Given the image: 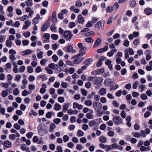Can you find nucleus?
Masks as SVG:
<instances>
[{"mask_svg":"<svg viewBox=\"0 0 152 152\" xmlns=\"http://www.w3.org/2000/svg\"><path fill=\"white\" fill-rule=\"evenodd\" d=\"M25 3L28 7L31 6L33 5L32 0H27L25 2Z\"/></svg>","mask_w":152,"mask_h":152,"instance_id":"nucleus-26","label":"nucleus"},{"mask_svg":"<svg viewBox=\"0 0 152 152\" xmlns=\"http://www.w3.org/2000/svg\"><path fill=\"white\" fill-rule=\"evenodd\" d=\"M94 25V23H93V22L92 21H89L87 23L86 25V28H91V27Z\"/></svg>","mask_w":152,"mask_h":152,"instance_id":"nucleus-28","label":"nucleus"},{"mask_svg":"<svg viewBox=\"0 0 152 152\" xmlns=\"http://www.w3.org/2000/svg\"><path fill=\"white\" fill-rule=\"evenodd\" d=\"M75 24L74 22H70L69 24V26L70 28H72L75 27Z\"/></svg>","mask_w":152,"mask_h":152,"instance_id":"nucleus-62","label":"nucleus"},{"mask_svg":"<svg viewBox=\"0 0 152 152\" xmlns=\"http://www.w3.org/2000/svg\"><path fill=\"white\" fill-rule=\"evenodd\" d=\"M19 93V91L18 88H15L13 91V94L15 96L18 95Z\"/></svg>","mask_w":152,"mask_h":152,"instance_id":"nucleus-47","label":"nucleus"},{"mask_svg":"<svg viewBox=\"0 0 152 152\" xmlns=\"http://www.w3.org/2000/svg\"><path fill=\"white\" fill-rule=\"evenodd\" d=\"M6 39V36L4 35L0 36V42H3Z\"/></svg>","mask_w":152,"mask_h":152,"instance_id":"nucleus-58","label":"nucleus"},{"mask_svg":"<svg viewBox=\"0 0 152 152\" xmlns=\"http://www.w3.org/2000/svg\"><path fill=\"white\" fill-rule=\"evenodd\" d=\"M151 147L149 146L145 147V146H142L140 147V150L141 151H149L151 150Z\"/></svg>","mask_w":152,"mask_h":152,"instance_id":"nucleus-18","label":"nucleus"},{"mask_svg":"<svg viewBox=\"0 0 152 152\" xmlns=\"http://www.w3.org/2000/svg\"><path fill=\"white\" fill-rule=\"evenodd\" d=\"M13 127L17 129V130H19L21 128V127L20 125H18V124L16 123L13 126Z\"/></svg>","mask_w":152,"mask_h":152,"instance_id":"nucleus-64","label":"nucleus"},{"mask_svg":"<svg viewBox=\"0 0 152 152\" xmlns=\"http://www.w3.org/2000/svg\"><path fill=\"white\" fill-rule=\"evenodd\" d=\"M50 25V23L46 22L44 24L43 26L41 28V31H44L46 30L47 28L49 27Z\"/></svg>","mask_w":152,"mask_h":152,"instance_id":"nucleus-13","label":"nucleus"},{"mask_svg":"<svg viewBox=\"0 0 152 152\" xmlns=\"http://www.w3.org/2000/svg\"><path fill=\"white\" fill-rule=\"evenodd\" d=\"M24 101L25 103L29 104L31 100L30 98L28 97H27L26 98L24 99Z\"/></svg>","mask_w":152,"mask_h":152,"instance_id":"nucleus-60","label":"nucleus"},{"mask_svg":"<svg viewBox=\"0 0 152 152\" xmlns=\"http://www.w3.org/2000/svg\"><path fill=\"white\" fill-rule=\"evenodd\" d=\"M75 6L77 7L80 8L82 6V3L80 0H77L75 2Z\"/></svg>","mask_w":152,"mask_h":152,"instance_id":"nucleus-27","label":"nucleus"},{"mask_svg":"<svg viewBox=\"0 0 152 152\" xmlns=\"http://www.w3.org/2000/svg\"><path fill=\"white\" fill-rule=\"evenodd\" d=\"M67 113L68 114L70 115L73 114H77L78 113V111L77 110H72V109H69L68 110Z\"/></svg>","mask_w":152,"mask_h":152,"instance_id":"nucleus-22","label":"nucleus"},{"mask_svg":"<svg viewBox=\"0 0 152 152\" xmlns=\"http://www.w3.org/2000/svg\"><path fill=\"white\" fill-rule=\"evenodd\" d=\"M32 51L30 49L26 50L22 52L23 56L28 55L29 54L32 53Z\"/></svg>","mask_w":152,"mask_h":152,"instance_id":"nucleus-21","label":"nucleus"},{"mask_svg":"<svg viewBox=\"0 0 152 152\" xmlns=\"http://www.w3.org/2000/svg\"><path fill=\"white\" fill-rule=\"evenodd\" d=\"M53 113H54V112L53 111L48 112L46 115V117L48 118H50Z\"/></svg>","mask_w":152,"mask_h":152,"instance_id":"nucleus-42","label":"nucleus"},{"mask_svg":"<svg viewBox=\"0 0 152 152\" xmlns=\"http://www.w3.org/2000/svg\"><path fill=\"white\" fill-rule=\"evenodd\" d=\"M21 76L20 75L17 74L15 77L14 80L17 82H19L21 78Z\"/></svg>","mask_w":152,"mask_h":152,"instance_id":"nucleus-40","label":"nucleus"},{"mask_svg":"<svg viewBox=\"0 0 152 152\" xmlns=\"http://www.w3.org/2000/svg\"><path fill=\"white\" fill-rule=\"evenodd\" d=\"M15 10L16 13L18 15H20L22 14V12L20 9L17 8L15 9Z\"/></svg>","mask_w":152,"mask_h":152,"instance_id":"nucleus-57","label":"nucleus"},{"mask_svg":"<svg viewBox=\"0 0 152 152\" xmlns=\"http://www.w3.org/2000/svg\"><path fill=\"white\" fill-rule=\"evenodd\" d=\"M51 30L54 32H56V28L55 27L54 24H52L50 27Z\"/></svg>","mask_w":152,"mask_h":152,"instance_id":"nucleus-50","label":"nucleus"},{"mask_svg":"<svg viewBox=\"0 0 152 152\" xmlns=\"http://www.w3.org/2000/svg\"><path fill=\"white\" fill-rule=\"evenodd\" d=\"M56 126L53 123H52L50 124L49 128V131L51 133L53 132Z\"/></svg>","mask_w":152,"mask_h":152,"instance_id":"nucleus-25","label":"nucleus"},{"mask_svg":"<svg viewBox=\"0 0 152 152\" xmlns=\"http://www.w3.org/2000/svg\"><path fill=\"white\" fill-rule=\"evenodd\" d=\"M107 90L104 88H101L99 90V94L101 95H104L106 94Z\"/></svg>","mask_w":152,"mask_h":152,"instance_id":"nucleus-17","label":"nucleus"},{"mask_svg":"<svg viewBox=\"0 0 152 152\" xmlns=\"http://www.w3.org/2000/svg\"><path fill=\"white\" fill-rule=\"evenodd\" d=\"M102 42V40L99 37H98L96 41L95 42L94 44L93 45V48H96L99 46Z\"/></svg>","mask_w":152,"mask_h":152,"instance_id":"nucleus-12","label":"nucleus"},{"mask_svg":"<svg viewBox=\"0 0 152 152\" xmlns=\"http://www.w3.org/2000/svg\"><path fill=\"white\" fill-rule=\"evenodd\" d=\"M73 35L70 31L66 30L64 32L63 36L67 41H70Z\"/></svg>","mask_w":152,"mask_h":152,"instance_id":"nucleus-2","label":"nucleus"},{"mask_svg":"<svg viewBox=\"0 0 152 152\" xmlns=\"http://www.w3.org/2000/svg\"><path fill=\"white\" fill-rule=\"evenodd\" d=\"M139 83L138 81H135L133 84L132 87L134 89H136L137 88L138 86L139 85Z\"/></svg>","mask_w":152,"mask_h":152,"instance_id":"nucleus-38","label":"nucleus"},{"mask_svg":"<svg viewBox=\"0 0 152 152\" xmlns=\"http://www.w3.org/2000/svg\"><path fill=\"white\" fill-rule=\"evenodd\" d=\"M113 10V7L112 6L107 7L106 8V12L107 13L111 12Z\"/></svg>","mask_w":152,"mask_h":152,"instance_id":"nucleus-48","label":"nucleus"},{"mask_svg":"<svg viewBox=\"0 0 152 152\" xmlns=\"http://www.w3.org/2000/svg\"><path fill=\"white\" fill-rule=\"evenodd\" d=\"M9 137L10 139L12 141H14L15 140V138L16 137L15 134H10Z\"/></svg>","mask_w":152,"mask_h":152,"instance_id":"nucleus-43","label":"nucleus"},{"mask_svg":"<svg viewBox=\"0 0 152 152\" xmlns=\"http://www.w3.org/2000/svg\"><path fill=\"white\" fill-rule=\"evenodd\" d=\"M85 104L87 106H91L92 104V102L90 100H88L85 101Z\"/></svg>","mask_w":152,"mask_h":152,"instance_id":"nucleus-46","label":"nucleus"},{"mask_svg":"<svg viewBox=\"0 0 152 152\" xmlns=\"http://www.w3.org/2000/svg\"><path fill=\"white\" fill-rule=\"evenodd\" d=\"M64 50L66 49L67 52H72V53H76L77 52L76 50L73 49V47L70 45H68L67 46L64 48Z\"/></svg>","mask_w":152,"mask_h":152,"instance_id":"nucleus-9","label":"nucleus"},{"mask_svg":"<svg viewBox=\"0 0 152 152\" xmlns=\"http://www.w3.org/2000/svg\"><path fill=\"white\" fill-rule=\"evenodd\" d=\"M52 58L53 61L55 62L57 61L58 59V56L56 55H53L52 56Z\"/></svg>","mask_w":152,"mask_h":152,"instance_id":"nucleus-55","label":"nucleus"},{"mask_svg":"<svg viewBox=\"0 0 152 152\" xmlns=\"http://www.w3.org/2000/svg\"><path fill=\"white\" fill-rule=\"evenodd\" d=\"M103 80V79L101 77H95L93 80V84L94 85H99L101 84Z\"/></svg>","mask_w":152,"mask_h":152,"instance_id":"nucleus-6","label":"nucleus"},{"mask_svg":"<svg viewBox=\"0 0 152 152\" xmlns=\"http://www.w3.org/2000/svg\"><path fill=\"white\" fill-rule=\"evenodd\" d=\"M27 71L28 73H31L33 72L34 70L32 67L31 66H28L27 69Z\"/></svg>","mask_w":152,"mask_h":152,"instance_id":"nucleus-53","label":"nucleus"},{"mask_svg":"<svg viewBox=\"0 0 152 152\" xmlns=\"http://www.w3.org/2000/svg\"><path fill=\"white\" fill-rule=\"evenodd\" d=\"M38 133L39 134L40 136H43L46 133H44V130L43 129L41 128L39 129H38Z\"/></svg>","mask_w":152,"mask_h":152,"instance_id":"nucleus-37","label":"nucleus"},{"mask_svg":"<svg viewBox=\"0 0 152 152\" xmlns=\"http://www.w3.org/2000/svg\"><path fill=\"white\" fill-rule=\"evenodd\" d=\"M40 16L38 14L37 15L36 17L34 18L32 20V24L34 25H36L39 22V20Z\"/></svg>","mask_w":152,"mask_h":152,"instance_id":"nucleus-14","label":"nucleus"},{"mask_svg":"<svg viewBox=\"0 0 152 152\" xmlns=\"http://www.w3.org/2000/svg\"><path fill=\"white\" fill-rule=\"evenodd\" d=\"M48 66L50 68L55 70L57 73L59 72L60 71L61 68L59 67L57 64H55L54 63H52L50 64Z\"/></svg>","mask_w":152,"mask_h":152,"instance_id":"nucleus-5","label":"nucleus"},{"mask_svg":"<svg viewBox=\"0 0 152 152\" xmlns=\"http://www.w3.org/2000/svg\"><path fill=\"white\" fill-rule=\"evenodd\" d=\"M92 60L90 58H88L84 61V63L85 64L88 66L91 63Z\"/></svg>","mask_w":152,"mask_h":152,"instance_id":"nucleus-41","label":"nucleus"},{"mask_svg":"<svg viewBox=\"0 0 152 152\" xmlns=\"http://www.w3.org/2000/svg\"><path fill=\"white\" fill-rule=\"evenodd\" d=\"M31 93V92H28L26 90H24L22 92V95L24 96H25L28 94H30Z\"/></svg>","mask_w":152,"mask_h":152,"instance_id":"nucleus-49","label":"nucleus"},{"mask_svg":"<svg viewBox=\"0 0 152 152\" xmlns=\"http://www.w3.org/2000/svg\"><path fill=\"white\" fill-rule=\"evenodd\" d=\"M93 107L96 111H99L102 107V104L100 102L94 101L93 103Z\"/></svg>","mask_w":152,"mask_h":152,"instance_id":"nucleus-3","label":"nucleus"},{"mask_svg":"<svg viewBox=\"0 0 152 152\" xmlns=\"http://www.w3.org/2000/svg\"><path fill=\"white\" fill-rule=\"evenodd\" d=\"M113 83V80L110 78L106 79L104 82V84L107 87L111 86Z\"/></svg>","mask_w":152,"mask_h":152,"instance_id":"nucleus-10","label":"nucleus"},{"mask_svg":"<svg viewBox=\"0 0 152 152\" xmlns=\"http://www.w3.org/2000/svg\"><path fill=\"white\" fill-rule=\"evenodd\" d=\"M107 134L110 137H113L114 136L115 133L113 131H109L107 133Z\"/></svg>","mask_w":152,"mask_h":152,"instance_id":"nucleus-56","label":"nucleus"},{"mask_svg":"<svg viewBox=\"0 0 152 152\" xmlns=\"http://www.w3.org/2000/svg\"><path fill=\"white\" fill-rule=\"evenodd\" d=\"M145 13L147 15H149L152 14V9L150 8L145 9L144 10Z\"/></svg>","mask_w":152,"mask_h":152,"instance_id":"nucleus-15","label":"nucleus"},{"mask_svg":"<svg viewBox=\"0 0 152 152\" xmlns=\"http://www.w3.org/2000/svg\"><path fill=\"white\" fill-rule=\"evenodd\" d=\"M53 121L56 124H58L60 122L61 120L59 118H56L54 119L53 120Z\"/></svg>","mask_w":152,"mask_h":152,"instance_id":"nucleus-52","label":"nucleus"},{"mask_svg":"<svg viewBox=\"0 0 152 152\" xmlns=\"http://www.w3.org/2000/svg\"><path fill=\"white\" fill-rule=\"evenodd\" d=\"M99 141L100 142L104 143L106 142L107 140L105 137L101 136L99 138Z\"/></svg>","mask_w":152,"mask_h":152,"instance_id":"nucleus-31","label":"nucleus"},{"mask_svg":"<svg viewBox=\"0 0 152 152\" xmlns=\"http://www.w3.org/2000/svg\"><path fill=\"white\" fill-rule=\"evenodd\" d=\"M8 89L2 91L1 93L2 96L4 98H5L7 96L8 94Z\"/></svg>","mask_w":152,"mask_h":152,"instance_id":"nucleus-24","label":"nucleus"},{"mask_svg":"<svg viewBox=\"0 0 152 152\" xmlns=\"http://www.w3.org/2000/svg\"><path fill=\"white\" fill-rule=\"evenodd\" d=\"M101 25V21H99L95 25V29L96 30H98L100 28Z\"/></svg>","mask_w":152,"mask_h":152,"instance_id":"nucleus-23","label":"nucleus"},{"mask_svg":"<svg viewBox=\"0 0 152 152\" xmlns=\"http://www.w3.org/2000/svg\"><path fill=\"white\" fill-rule=\"evenodd\" d=\"M113 120L115 124L119 125L122 123V119L120 117L115 116L113 118Z\"/></svg>","mask_w":152,"mask_h":152,"instance_id":"nucleus-7","label":"nucleus"},{"mask_svg":"<svg viewBox=\"0 0 152 152\" xmlns=\"http://www.w3.org/2000/svg\"><path fill=\"white\" fill-rule=\"evenodd\" d=\"M52 20L53 22H56L57 21V19L56 14V12L53 11L52 14Z\"/></svg>","mask_w":152,"mask_h":152,"instance_id":"nucleus-20","label":"nucleus"},{"mask_svg":"<svg viewBox=\"0 0 152 152\" xmlns=\"http://www.w3.org/2000/svg\"><path fill=\"white\" fill-rule=\"evenodd\" d=\"M99 124V122L98 119H95L89 122L88 125L90 127L98 126Z\"/></svg>","mask_w":152,"mask_h":152,"instance_id":"nucleus-8","label":"nucleus"},{"mask_svg":"<svg viewBox=\"0 0 152 152\" xmlns=\"http://www.w3.org/2000/svg\"><path fill=\"white\" fill-rule=\"evenodd\" d=\"M63 138L64 142H68L69 140V137L66 135H64Z\"/></svg>","mask_w":152,"mask_h":152,"instance_id":"nucleus-45","label":"nucleus"},{"mask_svg":"<svg viewBox=\"0 0 152 152\" xmlns=\"http://www.w3.org/2000/svg\"><path fill=\"white\" fill-rule=\"evenodd\" d=\"M80 56H79V54L74 56L72 58L74 59L76 58L73 61V63L75 64H80L83 60V58L82 57H80Z\"/></svg>","mask_w":152,"mask_h":152,"instance_id":"nucleus-4","label":"nucleus"},{"mask_svg":"<svg viewBox=\"0 0 152 152\" xmlns=\"http://www.w3.org/2000/svg\"><path fill=\"white\" fill-rule=\"evenodd\" d=\"M97 75H100L103 73L104 72V69L103 68H101L96 70Z\"/></svg>","mask_w":152,"mask_h":152,"instance_id":"nucleus-34","label":"nucleus"},{"mask_svg":"<svg viewBox=\"0 0 152 152\" xmlns=\"http://www.w3.org/2000/svg\"><path fill=\"white\" fill-rule=\"evenodd\" d=\"M61 108V106L58 103H56L55 104L54 106V109L56 110H59Z\"/></svg>","mask_w":152,"mask_h":152,"instance_id":"nucleus-35","label":"nucleus"},{"mask_svg":"<svg viewBox=\"0 0 152 152\" xmlns=\"http://www.w3.org/2000/svg\"><path fill=\"white\" fill-rule=\"evenodd\" d=\"M6 45L8 47H11L12 45V42L10 40H7L6 42Z\"/></svg>","mask_w":152,"mask_h":152,"instance_id":"nucleus-32","label":"nucleus"},{"mask_svg":"<svg viewBox=\"0 0 152 152\" xmlns=\"http://www.w3.org/2000/svg\"><path fill=\"white\" fill-rule=\"evenodd\" d=\"M12 144L11 142L8 140H6L5 141L4 143V146L6 148H9L10 147Z\"/></svg>","mask_w":152,"mask_h":152,"instance_id":"nucleus-19","label":"nucleus"},{"mask_svg":"<svg viewBox=\"0 0 152 152\" xmlns=\"http://www.w3.org/2000/svg\"><path fill=\"white\" fill-rule=\"evenodd\" d=\"M83 106L82 105H80L76 102L73 103V108L74 109L76 108H77L79 110H81L82 109Z\"/></svg>","mask_w":152,"mask_h":152,"instance_id":"nucleus-16","label":"nucleus"},{"mask_svg":"<svg viewBox=\"0 0 152 152\" xmlns=\"http://www.w3.org/2000/svg\"><path fill=\"white\" fill-rule=\"evenodd\" d=\"M77 46L79 49V52L80 53L79 54V55L82 56L84 55L86 53V52L84 51L86 50V47L84 46L81 42L77 44Z\"/></svg>","mask_w":152,"mask_h":152,"instance_id":"nucleus-1","label":"nucleus"},{"mask_svg":"<svg viewBox=\"0 0 152 152\" xmlns=\"http://www.w3.org/2000/svg\"><path fill=\"white\" fill-rule=\"evenodd\" d=\"M23 34L26 38H27L30 36L31 33L29 31H27L23 33Z\"/></svg>","mask_w":152,"mask_h":152,"instance_id":"nucleus-61","label":"nucleus"},{"mask_svg":"<svg viewBox=\"0 0 152 152\" xmlns=\"http://www.w3.org/2000/svg\"><path fill=\"white\" fill-rule=\"evenodd\" d=\"M51 37L53 39L56 40L58 39V35L56 34H52L51 35Z\"/></svg>","mask_w":152,"mask_h":152,"instance_id":"nucleus-51","label":"nucleus"},{"mask_svg":"<svg viewBox=\"0 0 152 152\" xmlns=\"http://www.w3.org/2000/svg\"><path fill=\"white\" fill-rule=\"evenodd\" d=\"M86 118L90 119H92L93 118V115L90 113H87L86 115Z\"/></svg>","mask_w":152,"mask_h":152,"instance_id":"nucleus-54","label":"nucleus"},{"mask_svg":"<svg viewBox=\"0 0 152 152\" xmlns=\"http://www.w3.org/2000/svg\"><path fill=\"white\" fill-rule=\"evenodd\" d=\"M28 19V16L27 15H24L21 17L19 18L18 19H20L21 21H24L25 20Z\"/></svg>","mask_w":152,"mask_h":152,"instance_id":"nucleus-30","label":"nucleus"},{"mask_svg":"<svg viewBox=\"0 0 152 152\" xmlns=\"http://www.w3.org/2000/svg\"><path fill=\"white\" fill-rule=\"evenodd\" d=\"M84 135V132L81 130H79L77 131V136L78 137H81L83 136Z\"/></svg>","mask_w":152,"mask_h":152,"instance_id":"nucleus-36","label":"nucleus"},{"mask_svg":"<svg viewBox=\"0 0 152 152\" xmlns=\"http://www.w3.org/2000/svg\"><path fill=\"white\" fill-rule=\"evenodd\" d=\"M129 4L132 7H134L136 4V1L135 0H132L129 2Z\"/></svg>","mask_w":152,"mask_h":152,"instance_id":"nucleus-39","label":"nucleus"},{"mask_svg":"<svg viewBox=\"0 0 152 152\" xmlns=\"http://www.w3.org/2000/svg\"><path fill=\"white\" fill-rule=\"evenodd\" d=\"M77 19L76 20V22L80 24H83L85 21V20L83 17L81 15H79L77 17Z\"/></svg>","mask_w":152,"mask_h":152,"instance_id":"nucleus-11","label":"nucleus"},{"mask_svg":"<svg viewBox=\"0 0 152 152\" xmlns=\"http://www.w3.org/2000/svg\"><path fill=\"white\" fill-rule=\"evenodd\" d=\"M85 41L88 43H93L94 42L93 39L91 37H88L86 38L85 39Z\"/></svg>","mask_w":152,"mask_h":152,"instance_id":"nucleus-29","label":"nucleus"},{"mask_svg":"<svg viewBox=\"0 0 152 152\" xmlns=\"http://www.w3.org/2000/svg\"><path fill=\"white\" fill-rule=\"evenodd\" d=\"M50 93L52 95L54 94L55 93V89L53 88H51L49 89Z\"/></svg>","mask_w":152,"mask_h":152,"instance_id":"nucleus-63","label":"nucleus"},{"mask_svg":"<svg viewBox=\"0 0 152 152\" xmlns=\"http://www.w3.org/2000/svg\"><path fill=\"white\" fill-rule=\"evenodd\" d=\"M35 71L37 73H39L42 71V69L39 66H37L35 69Z\"/></svg>","mask_w":152,"mask_h":152,"instance_id":"nucleus-59","label":"nucleus"},{"mask_svg":"<svg viewBox=\"0 0 152 152\" xmlns=\"http://www.w3.org/2000/svg\"><path fill=\"white\" fill-rule=\"evenodd\" d=\"M0 86L3 87L5 88H8L9 87V85L8 83H1L0 84Z\"/></svg>","mask_w":152,"mask_h":152,"instance_id":"nucleus-44","label":"nucleus"},{"mask_svg":"<svg viewBox=\"0 0 152 152\" xmlns=\"http://www.w3.org/2000/svg\"><path fill=\"white\" fill-rule=\"evenodd\" d=\"M69 108V105L67 103H66L63 106V111L64 112L67 111Z\"/></svg>","mask_w":152,"mask_h":152,"instance_id":"nucleus-33","label":"nucleus"}]
</instances>
